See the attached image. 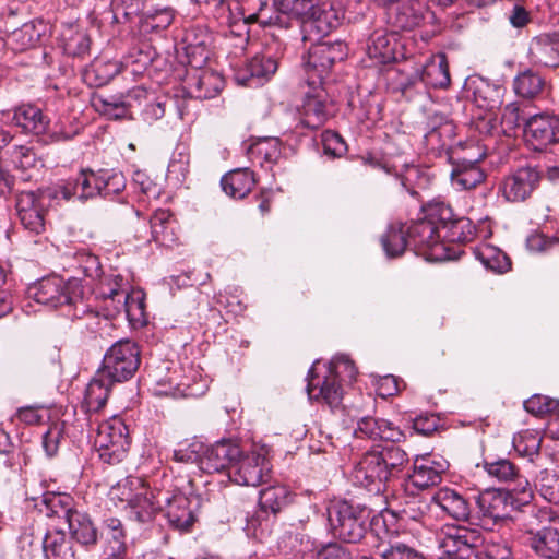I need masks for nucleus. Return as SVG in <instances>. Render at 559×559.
Listing matches in <instances>:
<instances>
[{
  "label": "nucleus",
  "instance_id": "57",
  "mask_svg": "<svg viewBox=\"0 0 559 559\" xmlns=\"http://www.w3.org/2000/svg\"><path fill=\"white\" fill-rule=\"evenodd\" d=\"M100 171V195L107 198L120 193L126 187V179L121 173L108 170Z\"/></svg>",
  "mask_w": 559,
  "mask_h": 559
},
{
  "label": "nucleus",
  "instance_id": "18",
  "mask_svg": "<svg viewBox=\"0 0 559 559\" xmlns=\"http://www.w3.org/2000/svg\"><path fill=\"white\" fill-rule=\"evenodd\" d=\"M43 193L22 191L16 197V211L25 229L40 234L45 229L46 205Z\"/></svg>",
  "mask_w": 559,
  "mask_h": 559
},
{
  "label": "nucleus",
  "instance_id": "6",
  "mask_svg": "<svg viewBox=\"0 0 559 559\" xmlns=\"http://www.w3.org/2000/svg\"><path fill=\"white\" fill-rule=\"evenodd\" d=\"M140 361L138 344L130 340H121L106 352L99 370L114 382H123L134 376Z\"/></svg>",
  "mask_w": 559,
  "mask_h": 559
},
{
  "label": "nucleus",
  "instance_id": "47",
  "mask_svg": "<svg viewBox=\"0 0 559 559\" xmlns=\"http://www.w3.org/2000/svg\"><path fill=\"white\" fill-rule=\"evenodd\" d=\"M175 221L170 214L162 211L156 212L151 218V229L153 239L162 246H170L177 239L174 231Z\"/></svg>",
  "mask_w": 559,
  "mask_h": 559
},
{
  "label": "nucleus",
  "instance_id": "27",
  "mask_svg": "<svg viewBox=\"0 0 559 559\" xmlns=\"http://www.w3.org/2000/svg\"><path fill=\"white\" fill-rule=\"evenodd\" d=\"M481 158L476 157L474 159L469 158H457L454 159L453 156H449L453 167L451 170V181L452 185L461 188V189H473L477 185L481 183L485 180V173L479 167L478 160Z\"/></svg>",
  "mask_w": 559,
  "mask_h": 559
},
{
  "label": "nucleus",
  "instance_id": "20",
  "mask_svg": "<svg viewBox=\"0 0 559 559\" xmlns=\"http://www.w3.org/2000/svg\"><path fill=\"white\" fill-rule=\"evenodd\" d=\"M477 518L483 526L495 525L508 518V492L486 489L475 496Z\"/></svg>",
  "mask_w": 559,
  "mask_h": 559
},
{
  "label": "nucleus",
  "instance_id": "1",
  "mask_svg": "<svg viewBox=\"0 0 559 559\" xmlns=\"http://www.w3.org/2000/svg\"><path fill=\"white\" fill-rule=\"evenodd\" d=\"M408 462V454L397 445L366 452L355 465L352 477L356 485L376 495L386 490L388 483L396 477Z\"/></svg>",
  "mask_w": 559,
  "mask_h": 559
},
{
  "label": "nucleus",
  "instance_id": "64",
  "mask_svg": "<svg viewBox=\"0 0 559 559\" xmlns=\"http://www.w3.org/2000/svg\"><path fill=\"white\" fill-rule=\"evenodd\" d=\"M527 118L516 103L508 104L502 111L501 123L504 127V131H513L523 122L525 124Z\"/></svg>",
  "mask_w": 559,
  "mask_h": 559
},
{
  "label": "nucleus",
  "instance_id": "43",
  "mask_svg": "<svg viewBox=\"0 0 559 559\" xmlns=\"http://www.w3.org/2000/svg\"><path fill=\"white\" fill-rule=\"evenodd\" d=\"M46 559H75L71 542L67 539L62 530H49L43 542Z\"/></svg>",
  "mask_w": 559,
  "mask_h": 559
},
{
  "label": "nucleus",
  "instance_id": "22",
  "mask_svg": "<svg viewBox=\"0 0 559 559\" xmlns=\"http://www.w3.org/2000/svg\"><path fill=\"white\" fill-rule=\"evenodd\" d=\"M467 93H471L472 102L485 112L493 111L502 104V88L488 80L476 76L466 84Z\"/></svg>",
  "mask_w": 559,
  "mask_h": 559
},
{
  "label": "nucleus",
  "instance_id": "35",
  "mask_svg": "<svg viewBox=\"0 0 559 559\" xmlns=\"http://www.w3.org/2000/svg\"><path fill=\"white\" fill-rule=\"evenodd\" d=\"M484 468L488 473L489 476L496 478L499 481H514L518 485L513 488V490L520 491L522 493H527L531 496V487L527 479L523 478L519 474V468L515 464L507 459H499L493 462H485Z\"/></svg>",
  "mask_w": 559,
  "mask_h": 559
},
{
  "label": "nucleus",
  "instance_id": "29",
  "mask_svg": "<svg viewBox=\"0 0 559 559\" xmlns=\"http://www.w3.org/2000/svg\"><path fill=\"white\" fill-rule=\"evenodd\" d=\"M139 498L129 509L130 518L140 523H147L154 519L157 512L164 509V502L167 501V491L150 487V492Z\"/></svg>",
  "mask_w": 559,
  "mask_h": 559
},
{
  "label": "nucleus",
  "instance_id": "45",
  "mask_svg": "<svg viewBox=\"0 0 559 559\" xmlns=\"http://www.w3.org/2000/svg\"><path fill=\"white\" fill-rule=\"evenodd\" d=\"M381 245L389 258L401 257L409 243L407 229L401 223L391 224L386 231L381 236Z\"/></svg>",
  "mask_w": 559,
  "mask_h": 559
},
{
  "label": "nucleus",
  "instance_id": "30",
  "mask_svg": "<svg viewBox=\"0 0 559 559\" xmlns=\"http://www.w3.org/2000/svg\"><path fill=\"white\" fill-rule=\"evenodd\" d=\"M107 283H102L99 287V295L105 301H110L114 312L124 311L128 316L131 314L132 307L135 301L130 298V295L124 286V278L122 275H112L106 278Z\"/></svg>",
  "mask_w": 559,
  "mask_h": 559
},
{
  "label": "nucleus",
  "instance_id": "59",
  "mask_svg": "<svg viewBox=\"0 0 559 559\" xmlns=\"http://www.w3.org/2000/svg\"><path fill=\"white\" fill-rule=\"evenodd\" d=\"M322 146L324 154L332 158H340L347 152V145L343 138L331 130L322 133Z\"/></svg>",
  "mask_w": 559,
  "mask_h": 559
},
{
  "label": "nucleus",
  "instance_id": "12",
  "mask_svg": "<svg viewBox=\"0 0 559 559\" xmlns=\"http://www.w3.org/2000/svg\"><path fill=\"white\" fill-rule=\"evenodd\" d=\"M345 19L343 8L329 4L325 2L321 5L316 4L313 9L300 21L296 26L300 28L304 35L316 33L318 35H330L337 31Z\"/></svg>",
  "mask_w": 559,
  "mask_h": 559
},
{
  "label": "nucleus",
  "instance_id": "11",
  "mask_svg": "<svg viewBox=\"0 0 559 559\" xmlns=\"http://www.w3.org/2000/svg\"><path fill=\"white\" fill-rule=\"evenodd\" d=\"M542 180L543 171L537 167H520L502 179L499 191L508 202H524L539 188Z\"/></svg>",
  "mask_w": 559,
  "mask_h": 559
},
{
  "label": "nucleus",
  "instance_id": "34",
  "mask_svg": "<svg viewBox=\"0 0 559 559\" xmlns=\"http://www.w3.org/2000/svg\"><path fill=\"white\" fill-rule=\"evenodd\" d=\"M71 537L85 548L94 547L98 542V530L91 516L75 509L67 522Z\"/></svg>",
  "mask_w": 559,
  "mask_h": 559
},
{
  "label": "nucleus",
  "instance_id": "25",
  "mask_svg": "<svg viewBox=\"0 0 559 559\" xmlns=\"http://www.w3.org/2000/svg\"><path fill=\"white\" fill-rule=\"evenodd\" d=\"M224 78L211 69L193 70L188 74V86L193 97L210 99L216 97L224 87Z\"/></svg>",
  "mask_w": 559,
  "mask_h": 559
},
{
  "label": "nucleus",
  "instance_id": "62",
  "mask_svg": "<svg viewBox=\"0 0 559 559\" xmlns=\"http://www.w3.org/2000/svg\"><path fill=\"white\" fill-rule=\"evenodd\" d=\"M60 47L71 57H83L91 48L90 37H61Z\"/></svg>",
  "mask_w": 559,
  "mask_h": 559
},
{
  "label": "nucleus",
  "instance_id": "44",
  "mask_svg": "<svg viewBox=\"0 0 559 559\" xmlns=\"http://www.w3.org/2000/svg\"><path fill=\"white\" fill-rule=\"evenodd\" d=\"M530 52L536 62L556 67L559 63V37H535Z\"/></svg>",
  "mask_w": 559,
  "mask_h": 559
},
{
  "label": "nucleus",
  "instance_id": "17",
  "mask_svg": "<svg viewBox=\"0 0 559 559\" xmlns=\"http://www.w3.org/2000/svg\"><path fill=\"white\" fill-rule=\"evenodd\" d=\"M241 454L239 444L230 439H223L209 447L201 457V467L207 473H226L229 477L231 466Z\"/></svg>",
  "mask_w": 559,
  "mask_h": 559
},
{
  "label": "nucleus",
  "instance_id": "28",
  "mask_svg": "<svg viewBox=\"0 0 559 559\" xmlns=\"http://www.w3.org/2000/svg\"><path fill=\"white\" fill-rule=\"evenodd\" d=\"M100 171L82 169L74 179L69 180L62 188L61 194L66 200L78 197L87 200L100 195Z\"/></svg>",
  "mask_w": 559,
  "mask_h": 559
},
{
  "label": "nucleus",
  "instance_id": "52",
  "mask_svg": "<svg viewBox=\"0 0 559 559\" xmlns=\"http://www.w3.org/2000/svg\"><path fill=\"white\" fill-rule=\"evenodd\" d=\"M156 50L147 43H141L132 47L123 58L126 67L133 66L132 72L145 69L156 56Z\"/></svg>",
  "mask_w": 559,
  "mask_h": 559
},
{
  "label": "nucleus",
  "instance_id": "5",
  "mask_svg": "<svg viewBox=\"0 0 559 559\" xmlns=\"http://www.w3.org/2000/svg\"><path fill=\"white\" fill-rule=\"evenodd\" d=\"M94 444L99 457L107 464L120 463L130 447L129 430L119 417L103 421L97 429Z\"/></svg>",
  "mask_w": 559,
  "mask_h": 559
},
{
  "label": "nucleus",
  "instance_id": "36",
  "mask_svg": "<svg viewBox=\"0 0 559 559\" xmlns=\"http://www.w3.org/2000/svg\"><path fill=\"white\" fill-rule=\"evenodd\" d=\"M11 158L24 181L32 180L44 168L43 157L29 145L13 146Z\"/></svg>",
  "mask_w": 559,
  "mask_h": 559
},
{
  "label": "nucleus",
  "instance_id": "26",
  "mask_svg": "<svg viewBox=\"0 0 559 559\" xmlns=\"http://www.w3.org/2000/svg\"><path fill=\"white\" fill-rule=\"evenodd\" d=\"M356 437H367L371 440H385L400 442L404 439V432L393 423L374 417H362L355 429Z\"/></svg>",
  "mask_w": 559,
  "mask_h": 559
},
{
  "label": "nucleus",
  "instance_id": "53",
  "mask_svg": "<svg viewBox=\"0 0 559 559\" xmlns=\"http://www.w3.org/2000/svg\"><path fill=\"white\" fill-rule=\"evenodd\" d=\"M535 487L545 500L559 504V475L555 472L542 471L537 476Z\"/></svg>",
  "mask_w": 559,
  "mask_h": 559
},
{
  "label": "nucleus",
  "instance_id": "54",
  "mask_svg": "<svg viewBox=\"0 0 559 559\" xmlns=\"http://www.w3.org/2000/svg\"><path fill=\"white\" fill-rule=\"evenodd\" d=\"M174 10L165 8L156 10L154 13L146 14L142 22L144 33H160L166 31L174 22Z\"/></svg>",
  "mask_w": 559,
  "mask_h": 559
},
{
  "label": "nucleus",
  "instance_id": "38",
  "mask_svg": "<svg viewBox=\"0 0 559 559\" xmlns=\"http://www.w3.org/2000/svg\"><path fill=\"white\" fill-rule=\"evenodd\" d=\"M254 174L249 168H236L223 176L222 189L234 199L245 198L254 187Z\"/></svg>",
  "mask_w": 559,
  "mask_h": 559
},
{
  "label": "nucleus",
  "instance_id": "61",
  "mask_svg": "<svg viewBox=\"0 0 559 559\" xmlns=\"http://www.w3.org/2000/svg\"><path fill=\"white\" fill-rule=\"evenodd\" d=\"M203 443L199 441L181 442L174 450V460L180 463H195L201 461V452H203Z\"/></svg>",
  "mask_w": 559,
  "mask_h": 559
},
{
  "label": "nucleus",
  "instance_id": "55",
  "mask_svg": "<svg viewBox=\"0 0 559 559\" xmlns=\"http://www.w3.org/2000/svg\"><path fill=\"white\" fill-rule=\"evenodd\" d=\"M120 71V64L116 61H95L86 71V75H93L94 83L100 86L107 84Z\"/></svg>",
  "mask_w": 559,
  "mask_h": 559
},
{
  "label": "nucleus",
  "instance_id": "21",
  "mask_svg": "<svg viewBox=\"0 0 559 559\" xmlns=\"http://www.w3.org/2000/svg\"><path fill=\"white\" fill-rule=\"evenodd\" d=\"M173 41V55L178 62L188 64L193 70L202 69L210 58V50L204 41L198 40L199 37H170Z\"/></svg>",
  "mask_w": 559,
  "mask_h": 559
},
{
  "label": "nucleus",
  "instance_id": "42",
  "mask_svg": "<svg viewBox=\"0 0 559 559\" xmlns=\"http://www.w3.org/2000/svg\"><path fill=\"white\" fill-rule=\"evenodd\" d=\"M528 545L539 557L557 559L559 556V530L544 527L530 538Z\"/></svg>",
  "mask_w": 559,
  "mask_h": 559
},
{
  "label": "nucleus",
  "instance_id": "3",
  "mask_svg": "<svg viewBox=\"0 0 559 559\" xmlns=\"http://www.w3.org/2000/svg\"><path fill=\"white\" fill-rule=\"evenodd\" d=\"M343 368L352 380L356 377L357 370L348 359L324 366L323 372H319L314 364L308 372L307 392L311 400L323 402L331 409L341 406L343 400V388L338 379V369Z\"/></svg>",
  "mask_w": 559,
  "mask_h": 559
},
{
  "label": "nucleus",
  "instance_id": "16",
  "mask_svg": "<svg viewBox=\"0 0 559 559\" xmlns=\"http://www.w3.org/2000/svg\"><path fill=\"white\" fill-rule=\"evenodd\" d=\"M524 136L535 151H543L559 141V119L547 114L528 117L524 124Z\"/></svg>",
  "mask_w": 559,
  "mask_h": 559
},
{
  "label": "nucleus",
  "instance_id": "7",
  "mask_svg": "<svg viewBox=\"0 0 559 559\" xmlns=\"http://www.w3.org/2000/svg\"><path fill=\"white\" fill-rule=\"evenodd\" d=\"M28 294L38 304L57 308L80 300L81 284L78 281L64 282L59 276H48L32 285Z\"/></svg>",
  "mask_w": 559,
  "mask_h": 559
},
{
  "label": "nucleus",
  "instance_id": "13",
  "mask_svg": "<svg viewBox=\"0 0 559 559\" xmlns=\"http://www.w3.org/2000/svg\"><path fill=\"white\" fill-rule=\"evenodd\" d=\"M319 0H274L277 14L267 20L252 14L247 22L258 20L263 26L277 25L281 28L297 26L300 21L318 4Z\"/></svg>",
  "mask_w": 559,
  "mask_h": 559
},
{
  "label": "nucleus",
  "instance_id": "60",
  "mask_svg": "<svg viewBox=\"0 0 559 559\" xmlns=\"http://www.w3.org/2000/svg\"><path fill=\"white\" fill-rule=\"evenodd\" d=\"M64 425L63 423H53L49 426L43 436V448L46 454L51 457L57 454L59 444L63 439Z\"/></svg>",
  "mask_w": 559,
  "mask_h": 559
},
{
  "label": "nucleus",
  "instance_id": "63",
  "mask_svg": "<svg viewBox=\"0 0 559 559\" xmlns=\"http://www.w3.org/2000/svg\"><path fill=\"white\" fill-rule=\"evenodd\" d=\"M277 63L271 57L257 55L248 63V71L252 78H263L275 73Z\"/></svg>",
  "mask_w": 559,
  "mask_h": 559
},
{
  "label": "nucleus",
  "instance_id": "37",
  "mask_svg": "<svg viewBox=\"0 0 559 559\" xmlns=\"http://www.w3.org/2000/svg\"><path fill=\"white\" fill-rule=\"evenodd\" d=\"M420 71L421 82L433 88H447L451 83L445 53L431 56Z\"/></svg>",
  "mask_w": 559,
  "mask_h": 559
},
{
  "label": "nucleus",
  "instance_id": "41",
  "mask_svg": "<svg viewBox=\"0 0 559 559\" xmlns=\"http://www.w3.org/2000/svg\"><path fill=\"white\" fill-rule=\"evenodd\" d=\"M293 501L292 491L284 485H272L263 488L259 495V507L262 512L277 514Z\"/></svg>",
  "mask_w": 559,
  "mask_h": 559
},
{
  "label": "nucleus",
  "instance_id": "14",
  "mask_svg": "<svg viewBox=\"0 0 559 559\" xmlns=\"http://www.w3.org/2000/svg\"><path fill=\"white\" fill-rule=\"evenodd\" d=\"M429 214L439 221L443 243H463L473 239L474 231L469 219L464 217L453 219L452 210L449 205L444 203L429 204Z\"/></svg>",
  "mask_w": 559,
  "mask_h": 559
},
{
  "label": "nucleus",
  "instance_id": "2",
  "mask_svg": "<svg viewBox=\"0 0 559 559\" xmlns=\"http://www.w3.org/2000/svg\"><path fill=\"white\" fill-rule=\"evenodd\" d=\"M372 508L352 500L332 501L328 507V520L334 537L345 543H358L365 536Z\"/></svg>",
  "mask_w": 559,
  "mask_h": 559
},
{
  "label": "nucleus",
  "instance_id": "39",
  "mask_svg": "<svg viewBox=\"0 0 559 559\" xmlns=\"http://www.w3.org/2000/svg\"><path fill=\"white\" fill-rule=\"evenodd\" d=\"M12 121L24 131L37 135L45 133L49 124V120L41 109L31 104H23L16 107Z\"/></svg>",
  "mask_w": 559,
  "mask_h": 559
},
{
  "label": "nucleus",
  "instance_id": "19",
  "mask_svg": "<svg viewBox=\"0 0 559 559\" xmlns=\"http://www.w3.org/2000/svg\"><path fill=\"white\" fill-rule=\"evenodd\" d=\"M326 37H320L308 50L307 67L318 71L319 80L328 73L337 60H343L346 47L340 39L331 41Z\"/></svg>",
  "mask_w": 559,
  "mask_h": 559
},
{
  "label": "nucleus",
  "instance_id": "10",
  "mask_svg": "<svg viewBox=\"0 0 559 559\" xmlns=\"http://www.w3.org/2000/svg\"><path fill=\"white\" fill-rule=\"evenodd\" d=\"M483 543L479 530L463 525L445 526L439 538L443 554L467 559H478V548Z\"/></svg>",
  "mask_w": 559,
  "mask_h": 559
},
{
  "label": "nucleus",
  "instance_id": "24",
  "mask_svg": "<svg viewBox=\"0 0 559 559\" xmlns=\"http://www.w3.org/2000/svg\"><path fill=\"white\" fill-rule=\"evenodd\" d=\"M432 501L451 519L457 522H467L472 516L471 503L461 492L449 487L440 488Z\"/></svg>",
  "mask_w": 559,
  "mask_h": 559
},
{
  "label": "nucleus",
  "instance_id": "46",
  "mask_svg": "<svg viewBox=\"0 0 559 559\" xmlns=\"http://www.w3.org/2000/svg\"><path fill=\"white\" fill-rule=\"evenodd\" d=\"M248 155L261 166H263L264 163L276 164L282 155L281 142L277 138L261 139L250 145Z\"/></svg>",
  "mask_w": 559,
  "mask_h": 559
},
{
  "label": "nucleus",
  "instance_id": "33",
  "mask_svg": "<svg viewBox=\"0 0 559 559\" xmlns=\"http://www.w3.org/2000/svg\"><path fill=\"white\" fill-rule=\"evenodd\" d=\"M455 138V126L451 121H444L432 127L424 136V144L428 154L433 156H442L444 153L448 157L450 148Z\"/></svg>",
  "mask_w": 559,
  "mask_h": 559
},
{
  "label": "nucleus",
  "instance_id": "56",
  "mask_svg": "<svg viewBox=\"0 0 559 559\" xmlns=\"http://www.w3.org/2000/svg\"><path fill=\"white\" fill-rule=\"evenodd\" d=\"M524 408L535 416H543L556 412L559 408V401L546 395L535 394L524 402Z\"/></svg>",
  "mask_w": 559,
  "mask_h": 559
},
{
  "label": "nucleus",
  "instance_id": "49",
  "mask_svg": "<svg viewBox=\"0 0 559 559\" xmlns=\"http://www.w3.org/2000/svg\"><path fill=\"white\" fill-rule=\"evenodd\" d=\"M146 492H150V486L139 477H128L115 488L116 497L120 501L126 502L128 509L136 499H140V496L146 495Z\"/></svg>",
  "mask_w": 559,
  "mask_h": 559
},
{
  "label": "nucleus",
  "instance_id": "23",
  "mask_svg": "<svg viewBox=\"0 0 559 559\" xmlns=\"http://www.w3.org/2000/svg\"><path fill=\"white\" fill-rule=\"evenodd\" d=\"M447 468L448 464L444 461H436L431 457L416 459L408 480L414 487L424 490L439 485Z\"/></svg>",
  "mask_w": 559,
  "mask_h": 559
},
{
  "label": "nucleus",
  "instance_id": "9",
  "mask_svg": "<svg viewBox=\"0 0 559 559\" xmlns=\"http://www.w3.org/2000/svg\"><path fill=\"white\" fill-rule=\"evenodd\" d=\"M333 102L322 85V81H309L299 108L300 123L308 129L321 128L332 116Z\"/></svg>",
  "mask_w": 559,
  "mask_h": 559
},
{
  "label": "nucleus",
  "instance_id": "58",
  "mask_svg": "<svg viewBox=\"0 0 559 559\" xmlns=\"http://www.w3.org/2000/svg\"><path fill=\"white\" fill-rule=\"evenodd\" d=\"M361 559H426L423 554L416 549L403 544L396 543L383 551L379 558L361 555Z\"/></svg>",
  "mask_w": 559,
  "mask_h": 559
},
{
  "label": "nucleus",
  "instance_id": "15",
  "mask_svg": "<svg viewBox=\"0 0 559 559\" xmlns=\"http://www.w3.org/2000/svg\"><path fill=\"white\" fill-rule=\"evenodd\" d=\"M167 491L164 502L165 516L170 526L179 531H188L195 522V511L200 499L198 496H186L180 491Z\"/></svg>",
  "mask_w": 559,
  "mask_h": 559
},
{
  "label": "nucleus",
  "instance_id": "4",
  "mask_svg": "<svg viewBox=\"0 0 559 559\" xmlns=\"http://www.w3.org/2000/svg\"><path fill=\"white\" fill-rule=\"evenodd\" d=\"M409 243L427 260L444 261L453 259L451 249L441 241L440 224L437 217H431L429 206L426 216L411 224L407 228Z\"/></svg>",
  "mask_w": 559,
  "mask_h": 559
},
{
  "label": "nucleus",
  "instance_id": "8",
  "mask_svg": "<svg viewBox=\"0 0 559 559\" xmlns=\"http://www.w3.org/2000/svg\"><path fill=\"white\" fill-rule=\"evenodd\" d=\"M271 469L267 452L263 448L247 453L241 450L228 478L237 485L259 486L270 477Z\"/></svg>",
  "mask_w": 559,
  "mask_h": 559
},
{
  "label": "nucleus",
  "instance_id": "48",
  "mask_svg": "<svg viewBox=\"0 0 559 559\" xmlns=\"http://www.w3.org/2000/svg\"><path fill=\"white\" fill-rule=\"evenodd\" d=\"M39 511L50 519H62L67 523L75 509L72 508V500L69 496L48 495L43 499Z\"/></svg>",
  "mask_w": 559,
  "mask_h": 559
},
{
  "label": "nucleus",
  "instance_id": "51",
  "mask_svg": "<svg viewBox=\"0 0 559 559\" xmlns=\"http://www.w3.org/2000/svg\"><path fill=\"white\" fill-rule=\"evenodd\" d=\"M92 105L96 111L109 119H120L127 115L128 105L116 96L94 95Z\"/></svg>",
  "mask_w": 559,
  "mask_h": 559
},
{
  "label": "nucleus",
  "instance_id": "32",
  "mask_svg": "<svg viewBox=\"0 0 559 559\" xmlns=\"http://www.w3.org/2000/svg\"><path fill=\"white\" fill-rule=\"evenodd\" d=\"M105 546L103 559H129L126 532L119 519L109 518L105 521Z\"/></svg>",
  "mask_w": 559,
  "mask_h": 559
},
{
  "label": "nucleus",
  "instance_id": "31",
  "mask_svg": "<svg viewBox=\"0 0 559 559\" xmlns=\"http://www.w3.org/2000/svg\"><path fill=\"white\" fill-rule=\"evenodd\" d=\"M401 38L370 37L371 41L367 45L369 57L383 64L405 59L404 44L401 43Z\"/></svg>",
  "mask_w": 559,
  "mask_h": 559
},
{
  "label": "nucleus",
  "instance_id": "50",
  "mask_svg": "<svg viewBox=\"0 0 559 559\" xmlns=\"http://www.w3.org/2000/svg\"><path fill=\"white\" fill-rule=\"evenodd\" d=\"M545 80L536 72L526 70L514 79L515 93L524 98H534L544 88Z\"/></svg>",
  "mask_w": 559,
  "mask_h": 559
},
{
  "label": "nucleus",
  "instance_id": "40",
  "mask_svg": "<svg viewBox=\"0 0 559 559\" xmlns=\"http://www.w3.org/2000/svg\"><path fill=\"white\" fill-rule=\"evenodd\" d=\"M114 383L100 370L96 372L85 390L84 404L87 412H98L105 406Z\"/></svg>",
  "mask_w": 559,
  "mask_h": 559
}]
</instances>
